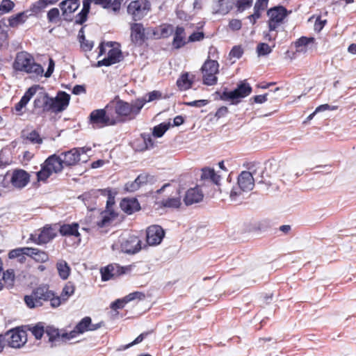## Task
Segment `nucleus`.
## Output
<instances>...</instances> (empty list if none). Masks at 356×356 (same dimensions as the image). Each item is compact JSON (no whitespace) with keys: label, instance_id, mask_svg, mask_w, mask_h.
<instances>
[{"label":"nucleus","instance_id":"f257e3e1","mask_svg":"<svg viewBox=\"0 0 356 356\" xmlns=\"http://www.w3.org/2000/svg\"><path fill=\"white\" fill-rule=\"evenodd\" d=\"M70 96L67 92L60 91L56 97H49L47 92H40L33 101V111L42 115L49 111L58 113L68 106Z\"/></svg>","mask_w":356,"mask_h":356},{"label":"nucleus","instance_id":"f03ea898","mask_svg":"<svg viewBox=\"0 0 356 356\" xmlns=\"http://www.w3.org/2000/svg\"><path fill=\"white\" fill-rule=\"evenodd\" d=\"M109 105L116 125L135 119L144 106V102L138 101L136 99L129 103L118 99L111 101Z\"/></svg>","mask_w":356,"mask_h":356},{"label":"nucleus","instance_id":"7ed1b4c3","mask_svg":"<svg viewBox=\"0 0 356 356\" xmlns=\"http://www.w3.org/2000/svg\"><path fill=\"white\" fill-rule=\"evenodd\" d=\"M12 67L15 72L26 73L30 78L38 79L44 74L42 66L35 62L32 54L25 51L17 53Z\"/></svg>","mask_w":356,"mask_h":356},{"label":"nucleus","instance_id":"20e7f679","mask_svg":"<svg viewBox=\"0 0 356 356\" xmlns=\"http://www.w3.org/2000/svg\"><path fill=\"white\" fill-rule=\"evenodd\" d=\"M24 302L28 307L33 309L40 307L44 302H50L52 307H58L61 305L60 297L56 296L49 290L47 285H42L34 289L31 295L24 296Z\"/></svg>","mask_w":356,"mask_h":356},{"label":"nucleus","instance_id":"39448f33","mask_svg":"<svg viewBox=\"0 0 356 356\" xmlns=\"http://www.w3.org/2000/svg\"><path fill=\"white\" fill-rule=\"evenodd\" d=\"M40 166V170L36 172V177L38 182L43 183H46L53 174H58L64 168L61 156L56 154L49 156Z\"/></svg>","mask_w":356,"mask_h":356},{"label":"nucleus","instance_id":"423d86ee","mask_svg":"<svg viewBox=\"0 0 356 356\" xmlns=\"http://www.w3.org/2000/svg\"><path fill=\"white\" fill-rule=\"evenodd\" d=\"M89 124L95 129L115 125L109 103L104 108L93 110L88 117Z\"/></svg>","mask_w":356,"mask_h":356},{"label":"nucleus","instance_id":"0eeeda50","mask_svg":"<svg viewBox=\"0 0 356 356\" xmlns=\"http://www.w3.org/2000/svg\"><path fill=\"white\" fill-rule=\"evenodd\" d=\"M202 83L206 86H214L218 82L217 74L219 73V63L213 59H207L201 69Z\"/></svg>","mask_w":356,"mask_h":356},{"label":"nucleus","instance_id":"6e6552de","mask_svg":"<svg viewBox=\"0 0 356 356\" xmlns=\"http://www.w3.org/2000/svg\"><path fill=\"white\" fill-rule=\"evenodd\" d=\"M152 5L149 0H133L127 6V13L134 21L143 19L151 10Z\"/></svg>","mask_w":356,"mask_h":356},{"label":"nucleus","instance_id":"1a4fd4ad","mask_svg":"<svg viewBox=\"0 0 356 356\" xmlns=\"http://www.w3.org/2000/svg\"><path fill=\"white\" fill-rule=\"evenodd\" d=\"M101 327L100 323L92 324L89 316L83 318L69 333L63 334L65 339L70 340L88 331H95Z\"/></svg>","mask_w":356,"mask_h":356},{"label":"nucleus","instance_id":"9d476101","mask_svg":"<svg viewBox=\"0 0 356 356\" xmlns=\"http://www.w3.org/2000/svg\"><path fill=\"white\" fill-rule=\"evenodd\" d=\"M252 87L249 83L241 82L238 85L237 88L232 91H223L220 99L224 101L232 100L233 104H236L241 98L248 96L252 92Z\"/></svg>","mask_w":356,"mask_h":356},{"label":"nucleus","instance_id":"9b49d317","mask_svg":"<svg viewBox=\"0 0 356 356\" xmlns=\"http://www.w3.org/2000/svg\"><path fill=\"white\" fill-rule=\"evenodd\" d=\"M267 15L269 17L268 20V29L270 31H275L286 17L287 10L282 6H276L269 9Z\"/></svg>","mask_w":356,"mask_h":356},{"label":"nucleus","instance_id":"f8f14e48","mask_svg":"<svg viewBox=\"0 0 356 356\" xmlns=\"http://www.w3.org/2000/svg\"><path fill=\"white\" fill-rule=\"evenodd\" d=\"M131 266H121L117 264H111L101 269L102 280L108 281L118 277L131 271Z\"/></svg>","mask_w":356,"mask_h":356},{"label":"nucleus","instance_id":"ddd939ff","mask_svg":"<svg viewBox=\"0 0 356 356\" xmlns=\"http://www.w3.org/2000/svg\"><path fill=\"white\" fill-rule=\"evenodd\" d=\"M90 148L87 147H74L69 151L60 154L62 162L64 166L71 167L79 163L81 154H86Z\"/></svg>","mask_w":356,"mask_h":356},{"label":"nucleus","instance_id":"4468645a","mask_svg":"<svg viewBox=\"0 0 356 356\" xmlns=\"http://www.w3.org/2000/svg\"><path fill=\"white\" fill-rule=\"evenodd\" d=\"M7 345L14 348H19L23 346L27 341L26 332L19 327L12 329L6 332Z\"/></svg>","mask_w":356,"mask_h":356},{"label":"nucleus","instance_id":"2eb2a0df","mask_svg":"<svg viewBox=\"0 0 356 356\" xmlns=\"http://www.w3.org/2000/svg\"><path fill=\"white\" fill-rule=\"evenodd\" d=\"M130 38L131 42L141 47L148 39L145 29L142 23L134 22L130 24Z\"/></svg>","mask_w":356,"mask_h":356},{"label":"nucleus","instance_id":"dca6fc26","mask_svg":"<svg viewBox=\"0 0 356 356\" xmlns=\"http://www.w3.org/2000/svg\"><path fill=\"white\" fill-rule=\"evenodd\" d=\"M38 232V233L31 234L30 236V239L38 245L46 244L53 240L56 236L54 229L49 225L44 226Z\"/></svg>","mask_w":356,"mask_h":356},{"label":"nucleus","instance_id":"f3484780","mask_svg":"<svg viewBox=\"0 0 356 356\" xmlns=\"http://www.w3.org/2000/svg\"><path fill=\"white\" fill-rule=\"evenodd\" d=\"M165 236L163 229L157 225H150L146 230V241L149 245L160 244Z\"/></svg>","mask_w":356,"mask_h":356},{"label":"nucleus","instance_id":"a211bd4d","mask_svg":"<svg viewBox=\"0 0 356 356\" xmlns=\"http://www.w3.org/2000/svg\"><path fill=\"white\" fill-rule=\"evenodd\" d=\"M30 181V175L25 170L15 169L10 176V182L17 189L24 188Z\"/></svg>","mask_w":356,"mask_h":356},{"label":"nucleus","instance_id":"6ab92c4d","mask_svg":"<svg viewBox=\"0 0 356 356\" xmlns=\"http://www.w3.org/2000/svg\"><path fill=\"white\" fill-rule=\"evenodd\" d=\"M113 204L114 202L110 199L107 201L106 209L100 213L101 219L97 222L98 227L103 228L109 226L118 217V213L111 209Z\"/></svg>","mask_w":356,"mask_h":356},{"label":"nucleus","instance_id":"aec40b11","mask_svg":"<svg viewBox=\"0 0 356 356\" xmlns=\"http://www.w3.org/2000/svg\"><path fill=\"white\" fill-rule=\"evenodd\" d=\"M204 194L198 186L188 188L185 193L183 201L186 206L199 203L202 201Z\"/></svg>","mask_w":356,"mask_h":356},{"label":"nucleus","instance_id":"412c9836","mask_svg":"<svg viewBox=\"0 0 356 356\" xmlns=\"http://www.w3.org/2000/svg\"><path fill=\"white\" fill-rule=\"evenodd\" d=\"M108 51V56L97 62V66H110L111 65L119 63L122 58V53L118 48L113 47Z\"/></svg>","mask_w":356,"mask_h":356},{"label":"nucleus","instance_id":"4be33fe9","mask_svg":"<svg viewBox=\"0 0 356 356\" xmlns=\"http://www.w3.org/2000/svg\"><path fill=\"white\" fill-rule=\"evenodd\" d=\"M79 0H65L60 4V8L62 10V15L65 20H71V15L74 13L79 7Z\"/></svg>","mask_w":356,"mask_h":356},{"label":"nucleus","instance_id":"5701e85b","mask_svg":"<svg viewBox=\"0 0 356 356\" xmlns=\"http://www.w3.org/2000/svg\"><path fill=\"white\" fill-rule=\"evenodd\" d=\"M237 183L242 191H251L254 186V180L252 173L245 170L242 171L238 175Z\"/></svg>","mask_w":356,"mask_h":356},{"label":"nucleus","instance_id":"b1692460","mask_svg":"<svg viewBox=\"0 0 356 356\" xmlns=\"http://www.w3.org/2000/svg\"><path fill=\"white\" fill-rule=\"evenodd\" d=\"M220 176L217 175L212 168H205L202 170L200 181H202V185L212 184L219 185Z\"/></svg>","mask_w":356,"mask_h":356},{"label":"nucleus","instance_id":"393cba45","mask_svg":"<svg viewBox=\"0 0 356 356\" xmlns=\"http://www.w3.org/2000/svg\"><path fill=\"white\" fill-rule=\"evenodd\" d=\"M122 250L128 254H135L141 249V241L138 236L129 237L122 244Z\"/></svg>","mask_w":356,"mask_h":356},{"label":"nucleus","instance_id":"a878e982","mask_svg":"<svg viewBox=\"0 0 356 356\" xmlns=\"http://www.w3.org/2000/svg\"><path fill=\"white\" fill-rule=\"evenodd\" d=\"M90 5L92 3L107 10H111L115 13H119L121 8L122 0H86Z\"/></svg>","mask_w":356,"mask_h":356},{"label":"nucleus","instance_id":"bb28decb","mask_svg":"<svg viewBox=\"0 0 356 356\" xmlns=\"http://www.w3.org/2000/svg\"><path fill=\"white\" fill-rule=\"evenodd\" d=\"M174 32V27L170 24H161L157 27L152 29V35L156 38H168Z\"/></svg>","mask_w":356,"mask_h":356},{"label":"nucleus","instance_id":"cd10ccee","mask_svg":"<svg viewBox=\"0 0 356 356\" xmlns=\"http://www.w3.org/2000/svg\"><path fill=\"white\" fill-rule=\"evenodd\" d=\"M122 210L131 215L140 209V205L136 198H124L120 202Z\"/></svg>","mask_w":356,"mask_h":356},{"label":"nucleus","instance_id":"c85d7f7f","mask_svg":"<svg viewBox=\"0 0 356 356\" xmlns=\"http://www.w3.org/2000/svg\"><path fill=\"white\" fill-rule=\"evenodd\" d=\"M188 43V40H186L185 29L183 26H177L175 30L172 46L174 48L178 49Z\"/></svg>","mask_w":356,"mask_h":356},{"label":"nucleus","instance_id":"c756f323","mask_svg":"<svg viewBox=\"0 0 356 356\" xmlns=\"http://www.w3.org/2000/svg\"><path fill=\"white\" fill-rule=\"evenodd\" d=\"M21 138L24 140H28L31 144L41 145L43 142V138L35 129L31 131L29 129H23L21 132Z\"/></svg>","mask_w":356,"mask_h":356},{"label":"nucleus","instance_id":"7c9ffc66","mask_svg":"<svg viewBox=\"0 0 356 356\" xmlns=\"http://www.w3.org/2000/svg\"><path fill=\"white\" fill-rule=\"evenodd\" d=\"M26 256L40 263H44L49 260V254L47 252L35 248L28 247Z\"/></svg>","mask_w":356,"mask_h":356},{"label":"nucleus","instance_id":"2f4dec72","mask_svg":"<svg viewBox=\"0 0 356 356\" xmlns=\"http://www.w3.org/2000/svg\"><path fill=\"white\" fill-rule=\"evenodd\" d=\"M36 92V88L31 87L29 88L22 97L20 101L17 103L15 106V109L16 112L19 113L22 111V108H24L32 97Z\"/></svg>","mask_w":356,"mask_h":356},{"label":"nucleus","instance_id":"473e14b6","mask_svg":"<svg viewBox=\"0 0 356 356\" xmlns=\"http://www.w3.org/2000/svg\"><path fill=\"white\" fill-rule=\"evenodd\" d=\"M79 227V225L76 222H73L72 224H63L60 227L59 232L62 236H74L78 237L80 236Z\"/></svg>","mask_w":356,"mask_h":356},{"label":"nucleus","instance_id":"72a5a7b5","mask_svg":"<svg viewBox=\"0 0 356 356\" xmlns=\"http://www.w3.org/2000/svg\"><path fill=\"white\" fill-rule=\"evenodd\" d=\"M193 83V80L189 79L188 72L182 73L177 80L176 84L180 90H187L190 89Z\"/></svg>","mask_w":356,"mask_h":356},{"label":"nucleus","instance_id":"f704fd0d","mask_svg":"<svg viewBox=\"0 0 356 356\" xmlns=\"http://www.w3.org/2000/svg\"><path fill=\"white\" fill-rule=\"evenodd\" d=\"M45 333L49 337V341L50 342H54L60 339V337L63 339H65L63 335V334L67 332L65 331H60L58 328H56L52 325H48L45 328Z\"/></svg>","mask_w":356,"mask_h":356},{"label":"nucleus","instance_id":"c9c22d12","mask_svg":"<svg viewBox=\"0 0 356 356\" xmlns=\"http://www.w3.org/2000/svg\"><path fill=\"white\" fill-rule=\"evenodd\" d=\"M90 10V6L86 0H83V8L76 16L75 23L77 24H83L86 22L88 15Z\"/></svg>","mask_w":356,"mask_h":356},{"label":"nucleus","instance_id":"e433bc0d","mask_svg":"<svg viewBox=\"0 0 356 356\" xmlns=\"http://www.w3.org/2000/svg\"><path fill=\"white\" fill-rule=\"evenodd\" d=\"M58 0H38L33 3L30 8V10L35 14L39 13L48 5H54L56 3Z\"/></svg>","mask_w":356,"mask_h":356},{"label":"nucleus","instance_id":"4c0bfd02","mask_svg":"<svg viewBox=\"0 0 356 356\" xmlns=\"http://www.w3.org/2000/svg\"><path fill=\"white\" fill-rule=\"evenodd\" d=\"M26 19L27 16L24 12L17 13V15H13L8 18V26L12 28L18 27L19 25L24 24Z\"/></svg>","mask_w":356,"mask_h":356},{"label":"nucleus","instance_id":"58836bf2","mask_svg":"<svg viewBox=\"0 0 356 356\" xmlns=\"http://www.w3.org/2000/svg\"><path fill=\"white\" fill-rule=\"evenodd\" d=\"M56 268L61 279L67 280L68 278L70 273V268L65 261H58L56 264Z\"/></svg>","mask_w":356,"mask_h":356},{"label":"nucleus","instance_id":"ea45409f","mask_svg":"<svg viewBox=\"0 0 356 356\" xmlns=\"http://www.w3.org/2000/svg\"><path fill=\"white\" fill-rule=\"evenodd\" d=\"M28 330L38 340L41 339L44 333L45 332L44 323L42 322L38 323L34 326H29Z\"/></svg>","mask_w":356,"mask_h":356},{"label":"nucleus","instance_id":"a19ab883","mask_svg":"<svg viewBox=\"0 0 356 356\" xmlns=\"http://www.w3.org/2000/svg\"><path fill=\"white\" fill-rule=\"evenodd\" d=\"M74 285L72 282H68L62 290L61 296H60L61 302L66 301L74 293Z\"/></svg>","mask_w":356,"mask_h":356},{"label":"nucleus","instance_id":"79ce46f5","mask_svg":"<svg viewBox=\"0 0 356 356\" xmlns=\"http://www.w3.org/2000/svg\"><path fill=\"white\" fill-rule=\"evenodd\" d=\"M161 204L164 207L179 208L181 204V197H177L164 199L161 201Z\"/></svg>","mask_w":356,"mask_h":356},{"label":"nucleus","instance_id":"37998d69","mask_svg":"<svg viewBox=\"0 0 356 356\" xmlns=\"http://www.w3.org/2000/svg\"><path fill=\"white\" fill-rule=\"evenodd\" d=\"M1 278L6 284L9 286H13L15 281V273L13 269H8L6 271L2 270Z\"/></svg>","mask_w":356,"mask_h":356},{"label":"nucleus","instance_id":"c03bdc74","mask_svg":"<svg viewBox=\"0 0 356 356\" xmlns=\"http://www.w3.org/2000/svg\"><path fill=\"white\" fill-rule=\"evenodd\" d=\"M47 17L49 22L57 23L60 19V11L57 8H53L47 12Z\"/></svg>","mask_w":356,"mask_h":356},{"label":"nucleus","instance_id":"a18cd8bd","mask_svg":"<svg viewBox=\"0 0 356 356\" xmlns=\"http://www.w3.org/2000/svg\"><path fill=\"white\" fill-rule=\"evenodd\" d=\"M14 6L11 0H3L0 4V16L11 11Z\"/></svg>","mask_w":356,"mask_h":356},{"label":"nucleus","instance_id":"49530a36","mask_svg":"<svg viewBox=\"0 0 356 356\" xmlns=\"http://www.w3.org/2000/svg\"><path fill=\"white\" fill-rule=\"evenodd\" d=\"M253 0H236L235 6L238 12H243L252 6Z\"/></svg>","mask_w":356,"mask_h":356},{"label":"nucleus","instance_id":"de8ad7c7","mask_svg":"<svg viewBox=\"0 0 356 356\" xmlns=\"http://www.w3.org/2000/svg\"><path fill=\"white\" fill-rule=\"evenodd\" d=\"M148 98L143 97L141 99H137L138 101L144 102V105L147 102H152L155 99H159L161 97V93L159 91L154 90L147 94Z\"/></svg>","mask_w":356,"mask_h":356},{"label":"nucleus","instance_id":"09e8293b","mask_svg":"<svg viewBox=\"0 0 356 356\" xmlns=\"http://www.w3.org/2000/svg\"><path fill=\"white\" fill-rule=\"evenodd\" d=\"M315 41V38L314 37H306V36H302L300 38H298L295 42V47L296 48L298 49L301 47H305L309 43H313Z\"/></svg>","mask_w":356,"mask_h":356},{"label":"nucleus","instance_id":"8fccbe9b","mask_svg":"<svg viewBox=\"0 0 356 356\" xmlns=\"http://www.w3.org/2000/svg\"><path fill=\"white\" fill-rule=\"evenodd\" d=\"M168 124L161 123L154 127L153 136L157 138H160L165 134V132L168 129Z\"/></svg>","mask_w":356,"mask_h":356},{"label":"nucleus","instance_id":"3c124183","mask_svg":"<svg viewBox=\"0 0 356 356\" xmlns=\"http://www.w3.org/2000/svg\"><path fill=\"white\" fill-rule=\"evenodd\" d=\"M257 51L259 56H266L272 51V49L268 44L261 42L257 47Z\"/></svg>","mask_w":356,"mask_h":356},{"label":"nucleus","instance_id":"603ef678","mask_svg":"<svg viewBox=\"0 0 356 356\" xmlns=\"http://www.w3.org/2000/svg\"><path fill=\"white\" fill-rule=\"evenodd\" d=\"M153 179V177L147 173H142L140 174L136 178V181L141 187L143 185L147 184L148 182L151 181Z\"/></svg>","mask_w":356,"mask_h":356},{"label":"nucleus","instance_id":"864d4df0","mask_svg":"<svg viewBox=\"0 0 356 356\" xmlns=\"http://www.w3.org/2000/svg\"><path fill=\"white\" fill-rule=\"evenodd\" d=\"M28 247L19 248L12 250L8 253V257L10 259L17 258L23 254L26 255Z\"/></svg>","mask_w":356,"mask_h":356},{"label":"nucleus","instance_id":"5fc2aeb1","mask_svg":"<svg viewBox=\"0 0 356 356\" xmlns=\"http://www.w3.org/2000/svg\"><path fill=\"white\" fill-rule=\"evenodd\" d=\"M81 47L85 51H89L92 50L94 43L92 41H90L86 39L84 35H80Z\"/></svg>","mask_w":356,"mask_h":356},{"label":"nucleus","instance_id":"6e6d98bb","mask_svg":"<svg viewBox=\"0 0 356 356\" xmlns=\"http://www.w3.org/2000/svg\"><path fill=\"white\" fill-rule=\"evenodd\" d=\"M327 19H322L321 15H318L316 17V20L314 25V29L316 32L319 33L327 24Z\"/></svg>","mask_w":356,"mask_h":356},{"label":"nucleus","instance_id":"4d7b16f0","mask_svg":"<svg viewBox=\"0 0 356 356\" xmlns=\"http://www.w3.org/2000/svg\"><path fill=\"white\" fill-rule=\"evenodd\" d=\"M152 332H153V330H150V331H147V332L141 333L132 342L126 345L125 348H129L136 344H138V343L142 342L145 337H147L149 334H152Z\"/></svg>","mask_w":356,"mask_h":356},{"label":"nucleus","instance_id":"13d9d810","mask_svg":"<svg viewBox=\"0 0 356 356\" xmlns=\"http://www.w3.org/2000/svg\"><path fill=\"white\" fill-rule=\"evenodd\" d=\"M204 38V33L202 31L193 32L188 38V42H195L201 41Z\"/></svg>","mask_w":356,"mask_h":356},{"label":"nucleus","instance_id":"bf43d9fd","mask_svg":"<svg viewBox=\"0 0 356 356\" xmlns=\"http://www.w3.org/2000/svg\"><path fill=\"white\" fill-rule=\"evenodd\" d=\"M141 137L145 144V147L142 149L143 150L153 147L154 141L152 140V136L149 134H142Z\"/></svg>","mask_w":356,"mask_h":356},{"label":"nucleus","instance_id":"052dcab7","mask_svg":"<svg viewBox=\"0 0 356 356\" xmlns=\"http://www.w3.org/2000/svg\"><path fill=\"white\" fill-rule=\"evenodd\" d=\"M124 298L126 299V301L127 302H129L135 299H139V300L143 299L145 298V294L142 292L135 291V292L129 293V295L126 296Z\"/></svg>","mask_w":356,"mask_h":356},{"label":"nucleus","instance_id":"680f3d73","mask_svg":"<svg viewBox=\"0 0 356 356\" xmlns=\"http://www.w3.org/2000/svg\"><path fill=\"white\" fill-rule=\"evenodd\" d=\"M280 165L278 162L274 159L269 160L266 166V169H268L270 172H276L279 169Z\"/></svg>","mask_w":356,"mask_h":356},{"label":"nucleus","instance_id":"e2e57ef3","mask_svg":"<svg viewBox=\"0 0 356 356\" xmlns=\"http://www.w3.org/2000/svg\"><path fill=\"white\" fill-rule=\"evenodd\" d=\"M140 186L136 180L125 184L124 190L128 192H135L140 188Z\"/></svg>","mask_w":356,"mask_h":356},{"label":"nucleus","instance_id":"0e129e2a","mask_svg":"<svg viewBox=\"0 0 356 356\" xmlns=\"http://www.w3.org/2000/svg\"><path fill=\"white\" fill-rule=\"evenodd\" d=\"M243 54V50L240 46H234L229 52L231 57L240 58Z\"/></svg>","mask_w":356,"mask_h":356},{"label":"nucleus","instance_id":"69168bd1","mask_svg":"<svg viewBox=\"0 0 356 356\" xmlns=\"http://www.w3.org/2000/svg\"><path fill=\"white\" fill-rule=\"evenodd\" d=\"M242 22L240 19H233L229 22V27L232 31H238L241 29Z\"/></svg>","mask_w":356,"mask_h":356},{"label":"nucleus","instance_id":"338daca9","mask_svg":"<svg viewBox=\"0 0 356 356\" xmlns=\"http://www.w3.org/2000/svg\"><path fill=\"white\" fill-rule=\"evenodd\" d=\"M127 303V302L126 301L125 298L123 299H118L111 304V307L114 310L122 309Z\"/></svg>","mask_w":356,"mask_h":356},{"label":"nucleus","instance_id":"774afa93","mask_svg":"<svg viewBox=\"0 0 356 356\" xmlns=\"http://www.w3.org/2000/svg\"><path fill=\"white\" fill-rule=\"evenodd\" d=\"M260 9L254 8L253 14L248 16V19L252 24H254L258 19L261 17V12Z\"/></svg>","mask_w":356,"mask_h":356}]
</instances>
